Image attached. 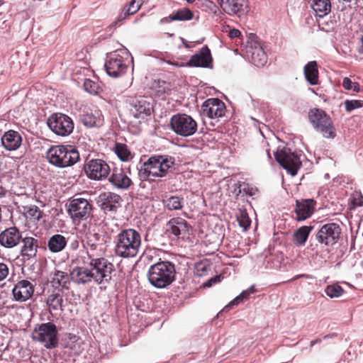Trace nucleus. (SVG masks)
<instances>
[{"label":"nucleus","mask_w":363,"mask_h":363,"mask_svg":"<svg viewBox=\"0 0 363 363\" xmlns=\"http://www.w3.org/2000/svg\"><path fill=\"white\" fill-rule=\"evenodd\" d=\"M14 162L11 159L0 160V175L6 176L13 171Z\"/></svg>","instance_id":"41"},{"label":"nucleus","mask_w":363,"mask_h":363,"mask_svg":"<svg viewBox=\"0 0 363 363\" xmlns=\"http://www.w3.org/2000/svg\"><path fill=\"white\" fill-rule=\"evenodd\" d=\"M166 62L169 65H173L176 67H187L186 65V63H179L177 61H171V60H167L166 61Z\"/></svg>","instance_id":"53"},{"label":"nucleus","mask_w":363,"mask_h":363,"mask_svg":"<svg viewBox=\"0 0 363 363\" xmlns=\"http://www.w3.org/2000/svg\"><path fill=\"white\" fill-rule=\"evenodd\" d=\"M108 181L119 189H127L133 184L129 177L121 169L116 168L113 170Z\"/></svg>","instance_id":"24"},{"label":"nucleus","mask_w":363,"mask_h":363,"mask_svg":"<svg viewBox=\"0 0 363 363\" xmlns=\"http://www.w3.org/2000/svg\"><path fill=\"white\" fill-rule=\"evenodd\" d=\"M174 164V160L164 155L150 157L139 169L138 175L143 180H155L164 177Z\"/></svg>","instance_id":"3"},{"label":"nucleus","mask_w":363,"mask_h":363,"mask_svg":"<svg viewBox=\"0 0 363 363\" xmlns=\"http://www.w3.org/2000/svg\"><path fill=\"white\" fill-rule=\"evenodd\" d=\"M28 212L35 219L39 220L42 217V212L38 207L31 208Z\"/></svg>","instance_id":"49"},{"label":"nucleus","mask_w":363,"mask_h":363,"mask_svg":"<svg viewBox=\"0 0 363 363\" xmlns=\"http://www.w3.org/2000/svg\"><path fill=\"white\" fill-rule=\"evenodd\" d=\"M267 156H268V157L270 159V158H271V155H270V154H269V150H267Z\"/></svg>","instance_id":"60"},{"label":"nucleus","mask_w":363,"mask_h":363,"mask_svg":"<svg viewBox=\"0 0 363 363\" xmlns=\"http://www.w3.org/2000/svg\"><path fill=\"white\" fill-rule=\"evenodd\" d=\"M121 197L112 192L101 193L97 199V203L104 211H112L120 206Z\"/></svg>","instance_id":"22"},{"label":"nucleus","mask_w":363,"mask_h":363,"mask_svg":"<svg viewBox=\"0 0 363 363\" xmlns=\"http://www.w3.org/2000/svg\"><path fill=\"white\" fill-rule=\"evenodd\" d=\"M9 269L8 266L3 262L0 263V281L4 280L9 275Z\"/></svg>","instance_id":"48"},{"label":"nucleus","mask_w":363,"mask_h":363,"mask_svg":"<svg viewBox=\"0 0 363 363\" xmlns=\"http://www.w3.org/2000/svg\"><path fill=\"white\" fill-rule=\"evenodd\" d=\"M340 233L341 228L338 224L329 223L318 230L315 238L320 244L331 247L337 242Z\"/></svg>","instance_id":"12"},{"label":"nucleus","mask_w":363,"mask_h":363,"mask_svg":"<svg viewBox=\"0 0 363 363\" xmlns=\"http://www.w3.org/2000/svg\"><path fill=\"white\" fill-rule=\"evenodd\" d=\"M72 245V247L73 249H77V248L78 247V245H79L78 241H77V240H75L74 242H73L72 243V245Z\"/></svg>","instance_id":"57"},{"label":"nucleus","mask_w":363,"mask_h":363,"mask_svg":"<svg viewBox=\"0 0 363 363\" xmlns=\"http://www.w3.org/2000/svg\"><path fill=\"white\" fill-rule=\"evenodd\" d=\"M87 177L91 179L102 180L110 173L109 165L102 160H91L84 167Z\"/></svg>","instance_id":"14"},{"label":"nucleus","mask_w":363,"mask_h":363,"mask_svg":"<svg viewBox=\"0 0 363 363\" xmlns=\"http://www.w3.org/2000/svg\"><path fill=\"white\" fill-rule=\"evenodd\" d=\"M3 4V1L0 0V6Z\"/></svg>","instance_id":"61"},{"label":"nucleus","mask_w":363,"mask_h":363,"mask_svg":"<svg viewBox=\"0 0 363 363\" xmlns=\"http://www.w3.org/2000/svg\"><path fill=\"white\" fill-rule=\"evenodd\" d=\"M220 9L228 15L241 17L247 12L245 0H217Z\"/></svg>","instance_id":"18"},{"label":"nucleus","mask_w":363,"mask_h":363,"mask_svg":"<svg viewBox=\"0 0 363 363\" xmlns=\"http://www.w3.org/2000/svg\"><path fill=\"white\" fill-rule=\"evenodd\" d=\"M5 195V190L0 186V198Z\"/></svg>","instance_id":"59"},{"label":"nucleus","mask_w":363,"mask_h":363,"mask_svg":"<svg viewBox=\"0 0 363 363\" xmlns=\"http://www.w3.org/2000/svg\"><path fill=\"white\" fill-rule=\"evenodd\" d=\"M183 203L182 198L172 196L166 201V206L169 210H179L183 207Z\"/></svg>","instance_id":"38"},{"label":"nucleus","mask_w":363,"mask_h":363,"mask_svg":"<svg viewBox=\"0 0 363 363\" xmlns=\"http://www.w3.org/2000/svg\"><path fill=\"white\" fill-rule=\"evenodd\" d=\"M255 291V286H251L249 289L243 291L239 296L235 297L226 307H230L233 305H238L244 299H246L249 296Z\"/></svg>","instance_id":"42"},{"label":"nucleus","mask_w":363,"mask_h":363,"mask_svg":"<svg viewBox=\"0 0 363 363\" xmlns=\"http://www.w3.org/2000/svg\"><path fill=\"white\" fill-rule=\"evenodd\" d=\"M196 270H197L198 272H203L206 271V267L203 264H199L196 265ZM198 274L199 276H202L203 275L202 273H198Z\"/></svg>","instance_id":"54"},{"label":"nucleus","mask_w":363,"mask_h":363,"mask_svg":"<svg viewBox=\"0 0 363 363\" xmlns=\"http://www.w3.org/2000/svg\"><path fill=\"white\" fill-rule=\"evenodd\" d=\"M49 162L57 167H70L79 160V152L72 146L54 145L47 152Z\"/></svg>","instance_id":"5"},{"label":"nucleus","mask_w":363,"mask_h":363,"mask_svg":"<svg viewBox=\"0 0 363 363\" xmlns=\"http://www.w3.org/2000/svg\"><path fill=\"white\" fill-rule=\"evenodd\" d=\"M359 52L363 53V36L361 38V45L359 48Z\"/></svg>","instance_id":"56"},{"label":"nucleus","mask_w":363,"mask_h":363,"mask_svg":"<svg viewBox=\"0 0 363 363\" xmlns=\"http://www.w3.org/2000/svg\"><path fill=\"white\" fill-rule=\"evenodd\" d=\"M344 104L347 112H351L356 108L363 106V101L362 100H346Z\"/></svg>","instance_id":"45"},{"label":"nucleus","mask_w":363,"mask_h":363,"mask_svg":"<svg viewBox=\"0 0 363 363\" xmlns=\"http://www.w3.org/2000/svg\"><path fill=\"white\" fill-rule=\"evenodd\" d=\"M69 279L70 274L68 275L66 272L57 270L52 275L51 283L55 288H66L67 284L69 281Z\"/></svg>","instance_id":"35"},{"label":"nucleus","mask_w":363,"mask_h":363,"mask_svg":"<svg viewBox=\"0 0 363 363\" xmlns=\"http://www.w3.org/2000/svg\"><path fill=\"white\" fill-rule=\"evenodd\" d=\"M104 67L106 73L110 77L115 78L124 74L128 69L127 65L123 62V57L117 52L107 56Z\"/></svg>","instance_id":"16"},{"label":"nucleus","mask_w":363,"mask_h":363,"mask_svg":"<svg viewBox=\"0 0 363 363\" xmlns=\"http://www.w3.org/2000/svg\"><path fill=\"white\" fill-rule=\"evenodd\" d=\"M240 189L239 192L243 191L245 194L250 195V196H254L256 194L257 190L256 189H254L251 186H250L248 184H242L240 186Z\"/></svg>","instance_id":"47"},{"label":"nucleus","mask_w":363,"mask_h":363,"mask_svg":"<svg viewBox=\"0 0 363 363\" xmlns=\"http://www.w3.org/2000/svg\"><path fill=\"white\" fill-rule=\"evenodd\" d=\"M67 245V239L60 234L52 235L48 242V249L52 252H61Z\"/></svg>","instance_id":"32"},{"label":"nucleus","mask_w":363,"mask_h":363,"mask_svg":"<svg viewBox=\"0 0 363 363\" xmlns=\"http://www.w3.org/2000/svg\"><path fill=\"white\" fill-rule=\"evenodd\" d=\"M141 6V0H132L128 6L123 9L122 11L118 15L117 20L114 22V25L118 22L125 20L128 16L135 14L140 10Z\"/></svg>","instance_id":"29"},{"label":"nucleus","mask_w":363,"mask_h":363,"mask_svg":"<svg viewBox=\"0 0 363 363\" xmlns=\"http://www.w3.org/2000/svg\"><path fill=\"white\" fill-rule=\"evenodd\" d=\"M238 221L240 226L244 230H247L251 225V220L245 211H240V215L238 216Z\"/></svg>","instance_id":"44"},{"label":"nucleus","mask_w":363,"mask_h":363,"mask_svg":"<svg viewBox=\"0 0 363 363\" xmlns=\"http://www.w3.org/2000/svg\"><path fill=\"white\" fill-rule=\"evenodd\" d=\"M188 67H212V57L211 51L207 46L201 49V50L192 55L189 62L186 63Z\"/></svg>","instance_id":"20"},{"label":"nucleus","mask_w":363,"mask_h":363,"mask_svg":"<svg viewBox=\"0 0 363 363\" xmlns=\"http://www.w3.org/2000/svg\"><path fill=\"white\" fill-rule=\"evenodd\" d=\"M172 18H173L172 13H171L169 16L164 17V18H161L160 20V24L169 23L170 22L174 21Z\"/></svg>","instance_id":"51"},{"label":"nucleus","mask_w":363,"mask_h":363,"mask_svg":"<svg viewBox=\"0 0 363 363\" xmlns=\"http://www.w3.org/2000/svg\"><path fill=\"white\" fill-rule=\"evenodd\" d=\"M21 241L23 243L21 251V255L27 259L35 257L38 248L37 240L31 237H22Z\"/></svg>","instance_id":"27"},{"label":"nucleus","mask_w":363,"mask_h":363,"mask_svg":"<svg viewBox=\"0 0 363 363\" xmlns=\"http://www.w3.org/2000/svg\"><path fill=\"white\" fill-rule=\"evenodd\" d=\"M311 7L317 16L323 17L330 13L331 4L330 0H313Z\"/></svg>","instance_id":"33"},{"label":"nucleus","mask_w":363,"mask_h":363,"mask_svg":"<svg viewBox=\"0 0 363 363\" xmlns=\"http://www.w3.org/2000/svg\"><path fill=\"white\" fill-rule=\"evenodd\" d=\"M311 226H301L294 231L293 235V242L298 247L303 246L308 238V235L312 230Z\"/></svg>","instance_id":"31"},{"label":"nucleus","mask_w":363,"mask_h":363,"mask_svg":"<svg viewBox=\"0 0 363 363\" xmlns=\"http://www.w3.org/2000/svg\"><path fill=\"white\" fill-rule=\"evenodd\" d=\"M245 57L257 67H263L267 62V56L257 37L250 34L243 50Z\"/></svg>","instance_id":"7"},{"label":"nucleus","mask_w":363,"mask_h":363,"mask_svg":"<svg viewBox=\"0 0 363 363\" xmlns=\"http://www.w3.org/2000/svg\"><path fill=\"white\" fill-rule=\"evenodd\" d=\"M320 342V339H316L315 340H312L311 342H310V345L311 347H313L315 344L318 343V342Z\"/></svg>","instance_id":"58"},{"label":"nucleus","mask_w":363,"mask_h":363,"mask_svg":"<svg viewBox=\"0 0 363 363\" xmlns=\"http://www.w3.org/2000/svg\"><path fill=\"white\" fill-rule=\"evenodd\" d=\"M175 274V266L172 262L161 261L150 267L147 277L149 282L154 287L164 289L174 281Z\"/></svg>","instance_id":"4"},{"label":"nucleus","mask_w":363,"mask_h":363,"mask_svg":"<svg viewBox=\"0 0 363 363\" xmlns=\"http://www.w3.org/2000/svg\"><path fill=\"white\" fill-rule=\"evenodd\" d=\"M1 143L5 149L15 150L21 145V137L18 132L9 130L1 137Z\"/></svg>","instance_id":"26"},{"label":"nucleus","mask_w":363,"mask_h":363,"mask_svg":"<svg viewBox=\"0 0 363 363\" xmlns=\"http://www.w3.org/2000/svg\"><path fill=\"white\" fill-rule=\"evenodd\" d=\"M173 18H172L174 21H189L193 18L194 14L193 13L186 8L181 9L175 12L172 13Z\"/></svg>","instance_id":"36"},{"label":"nucleus","mask_w":363,"mask_h":363,"mask_svg":"<svg viewBox=\"0 0 363 363\" xmlns=\"http://www.w3.org/2000/svg\"><path fill=\"white\" fill-rule=\"evenodd\" d=\"M342 86L346 90H353L355 92H359L360 91L359 84L357 82H352L348 77H345L343 79Z\"/></svg>","instance_id":"46"},{"label":"nucleus","mask_w":363,"mask_h":363,"mask_svg":"<svg viewBox=\"0 0 363 363\" xmlns=\"http://www.w3.org/2000/svg\"><path fill=\"white\" fill-rule=\"evenodd\" d=\"M241 33L238 29H232L229 32V36L230 38H235L240 35Z\"/></svg>","instance_id":"52"},{"label":"nucleus","mask_w":363,"mask_h":363,"mask_svg":"<svg viewBox=\"0 0 363 363\" xmlns=\"http://www.w3.org/2000/svg\"><path fill=\"white\" fill-rule=\"evenodd\" d=\"M84 90L91 94H97L101 91V87L98 83L89 79H86L84 82Z\"/></svg>","instance_id":"43"},{"label":"nucleus","mask_w":363,"mask_h":363,"mask_svg":"<svg viewBox=\"0 0 363 363\" xmlns=\"http://www.w3.org/2000/svg\"><path fill=\"white\" fill-rule=\"evenodd\" d=\"M304 75L310 84L316 85L318 84V70L315 61L309 62L305 65Z\"/></svg>","instance_id":"30"},{"label":"nucleus","mask_w":363,"mask_h":363,"mask_svg":"<svg viewBox=\"0 0 363 363\" xmlns=\"http://www.w3.org/2000/svg\"><path fill=\"white\" fill-rule=\"evenodd\" d=\"M308 118L314 129L324 138L333 139L336 136V129L331 118L323 111L313 108L308 113Z\"/></svg>","instance_id":"6"},{"label":"nucleus","mask_w":363,"mask_h":363,"mask_svg":"<svg viewBox=\"0 0 363 363\" xmlns=\"http://www.w3.org/2000/svg\"><path fill=\"white\" fill-rule=\"evenodd\" d=\"M57 330L52 323H42L33 332V339L42 342L47 348H54L58 344Z\"/></svg>","instance_id":"8"},{"label":"nucleus","mask_w":363,"mask_h":363,"mask_svg":"<svg viewBox=\"0 0 363 363\" xmlns=\"http://www.w3.org/2000/svg\"><path fill=\"white\" fill-rule=\"evenodd\" d=\"M343 289L342 287L338 284H332L328 286L325 289V292L331 298H338L342 296L343 294Z\"/></svg>","instance_id":"40"},{"label":"nucleus","mask_w":363,"mask_h":363,"mask_svg":"<svg viewBox=\"0 0 363 363\" xmlns=\"http://www.w3.org/2000/svg\"><path fill=\"white\" fill-rule=\"evenodd\" d=\"M48 125L56 135L66 136L69 135L74 129L72 119L62 113L52 115L48 118Z\"/></svg>","instance_id":"13"},{"label":"nucleus","mask_w":363,"mask_h":363,"mask_svg":"<svg viewBox=\"0 0 363 363\" xmlns=\"http://www.w3.org/2000/svg\"><path fill=\"white\" fill-rule=\"evenodd\" d=\"M116 154L121 159V160L125 162L130 159V152L128 149V147L123 144H117L116 145Z\"/></svg>","instance_id":"39"},{"label":"nucleus","mask_w":363,"mask_h":363,"mask_svg":"<svg viewBox=\"0 0 363 363\" xmlns=\"http://www.w3.org/2000/svg\"><path fill=\"white\" fill-rule=\"evenodd\" d=\"M354 206H363V199H361L360 201H357V199H354Z\"/></svg>","instance_id":"55"},{"label":"nucleus","mask_w":363,"mask_h":363,"mask_svg":"<svg viewBox=\"0 0 363 363\" xmlns=\"http://www.w3.org/2000/svg\"><path fill=\"white\" fill-rule=\"evenodd\" d=\"M22 240V233L16 227L6 228L0 233V245L6 248L17 246Z\"/></svg>","instance_id":"19"},{"label":"nucleus","mask_w":363,"mask_h":363,"mask_svg":"<svg viewBox=\"0 0 363 363\" xmlns=\"http://www.w3.org/2000/svg\"><path fill=\"white\" fill-rule=\"evenodd\" d=\"M220 281V277L216 276L215 277H213L210 279L208 281L203 284V286L206 287H210L213 285V284L217 283Z\"/></svg>","instance_id":"50"},{"label":"nucleus","mask_w":363,"mask_h":363,"mask_svg":"<svg viewBox=\"0 0 363 363\" xmlns=\"http://www.w3.org/2000/svg\"><path fill=\"white\" fill-rule=\"evenodd\" d=\"M33 292V285L26 279L19 281L12 290L15 300L21 302L26 301L31 298Z\"/></svg>","instance_id":"21"},{"label":"nucleus","mask_w":363,"mask_h":363,"mask_svg":"<svg viewBox=\"0 0 363 363\" xmlns=\"http://www.w3.org/2000/svg\"><path fill=\"white\" fill-rule=\"evenodd\" d=\"M170 125L173 131L183 137L194 135L197 130L195 120L186 114H177L172 117Z\"/></svg>","instance_id":"9"},{"label":"nucleus","mask_w":363,"mask_h":363,"mask_svg":"<svg viewBox=\"0 0 363 363\" xmlns=\"http://www.w3.org/2000/svg\"><path fill=\"white\" fill-rule=\"evenodd\" d=\"M63 296L60 293H52L47 298V305L50 311H59L63 310Z\"/></svg>","instance_id":"34"},{"label":"nucleus","mask_w":363,"mask_h":363,"mask_svg":"<svg viewBox=\"0 0 363 363\" xmlns=\"http://www.w3.org/2000/svg\"><path fill=\"white\" fill-rule=\"evenodd\" d=\"M275 159L291 176L297 174L301 162L298 156L289 148H283L275 153Z\"/></svg>","instance_id":"10"},{"label":"nucleus","mask_w":363,"mask_h":363,"mask_svg":"<svg viewBox=\"0 0 363 363\" xmlns=\"http://www.w3.org/2000/svg\"><path fill=\"white\" fill-rule=\"evenodd\" d=\"M168 230L175 236L185 238L189 234L190 227L188 223L180 218H173L168 223Z\"/></svg>","instance_id":"25"},{"label":"nucleus","mask_w":363,"mask_h":363,"mask_svg":"<svg viewBox=\"0 0 363 363\" xmlns=\"http://www.w3.org/2000/svg\"><path fill=\"white\" fill-rule=\"evenodd\" d=\"M82 123L88 128L100 126L103 123V116L100 111L85 113L81 117Z\"/></svg>","instance_id":"28"},{"label":"nucleus","mask_w":363,"mask_h":363,"mask_svg":"<svg viewBox=\"0 0 363 363\" xmlns=\"http://www.w3.org/2000/svg\"><path fill=\"white\" fill-rule=\"evenodd\" d=\"M130 105V114L134 118L140 121L145 120L147 116H150L153 110L150 99L143 96L133 99Z\"/></svg>","instance_id":"15"},{"label":"nucleus","mask_w":363,"mask_h":363,"mask_svg":"<svg viewBox=\"0 0 363 363\" xmlns=\"http://www.w3.org/2000/svg\"><path fill=\"white\" fill-rule=\"evenodd\" d=\"M92 206L89 201L82 197L72 198L67 206V213L74 221L88 218Z\"/></svg>","instance_id":"11"},{"label":"nucleus","mask_w":363,"mask_h":363,"mask_svg":"<svg viewBox=\"0 0 363 363\" xmlns=\"http://www.w3.org/2000/svg\"><path fill=\"white\" fill-rule=\"evenodd\" d=\"M101 235L95 232L89 231L86 236V243L93 249H96L101 245Z\"/></svg>","instance_id":"37"},{"label":"nucleus","mask_w":363,"mask_h":363,"mask_svg":"<svg viewBox=\"0 0 363 363\" xmlns=\"http://www.w3.org/2000/svg\"><path fill=\"white\" fill-rule=\"evenodd\" d=\"M113 265L104 258H83L82 266L74 267L70 272V279L78 284L94 281L98 284L108 283L111 279Z\"/></svg>","instance_id":"1"},{"label":"nucleus","mask_w":363,"mask_h":363,"mask_svg":"<svg viewBox=\"0 0 363 363\" xmlns=\"http://www.w3.org/2000/svg\"><path fill=\"white\" fill-rule=\"evenodd\" d=\"M225 111V104L218 99H208L202 105L203 116L211 119L224 116Z\"/></svg>","instance_id":"17"},{"label":"nucleus","mask_w":363,"mask_h":363,"mask_svg":"<svg viewBox=\"0 0 363 363\" xmlns=\"http://www.w3.org/2000/svg\"><path fill=\"white\" fill-rule=\"evenodd\" d=\"M315 201L313 199H302L296 201L295 213L296 220L298 221L305 220L310 218L315 208Z\"/></svg>","instance_id":"23"},{"label":"nucleus","mask_w":363,"mask_h":363,"mask_svg":"<svg viewBox=\"0 0 363 363\" xmlns=\"http://www.w3.org/2000/svg\"><path fill=\"white\" fill-rule=\"evenodd\" d=\"M141 247V235L133 228L124 229L116 237L115 252L120 257H135L140 252Z\"/></svg>","instance_id":"2"}]
</instances>
